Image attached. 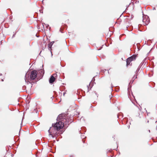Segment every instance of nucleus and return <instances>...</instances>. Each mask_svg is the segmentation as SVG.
<instances>
[{"label": "nucleus", "mask_w": 157, "mask_h": 157, "mask_svg": "<svg viewBox=\"0 0 157 157\" xmlns=\"http://www.w3.org/2000/svg\"><path fill=\"white\" fill-rule=\"evenodd\" d=\"M66 114L64 113L59 114L56 119L57 122L52 124V126L54 129L53 134H52L50 131L51 127H50L49 129L48 130L49 135H51L52 138H54L55 137L56 138L59 136L61 137L60 135L64 131V130L61 129L63 128L64 124L63 122L62 121H63L65 122L63 120L65 119L66 121L65 122V124H69L72 122L71 121L72 120V119L71 118V117L68 116L67 118H66Z\"/></svg>", "instance_id": "f257e3e1"}, {"label": "nucleus", "mask_w": 157, "mask_h": 157, "mask_svg": "<svg viewBox=\"0 0 157 157\" xmlns=\"http://www.w3.org/2000/svg\"><path fill=\"white\" fill-rule=\"evenodd\" d=\"M44 73V69H40L38 70H35L29 71V70L26 73L25 76V80L26 82H29L32 85L36 82H34L32 81L36 80V78L37 81L42 78Z\"/></svg>", "instance_id": "f03ea898"}, {"label": "nucleus", "mask_w": 157, "mask_h": 157, "mask_svg": "<svg viewBox=\"0 0 157 157\" xmlns=\"http://www.w3.org/2000/svg\"><path fill=\"white\" fill-rule=\"evenodd\" d=\"M143 22L144 23V25H147L150 22L149 17L147 16L145 17H143Z\"/></svg>", "instance_id": "7ed1b4c3"}, {"label": "nucleus", "mask_w": 157, "mask_h": 157, "mask_svg": "<svg viewBox=\"0 0 157 157\" xmlns=\"http://www.w3.org/2000/svg\"><path fill=\"white\" fill-rule=\"evenodd\" d=\"M55 80V78L53 75H51L49 79V82L51 84H52Z\"/></svg>", "instance_id": "20e7f679"}, {"label": "nucleus", "mask_w": 157, "mask_h": 157, "mask_svg": "<svg viewBox=\"0 0 157 157\" xmlns=\"http://www.w3.org/2000/svg\"><path fill=\"white\" fill-rule=\"evenodd\" d=\"M86 131V128L85 127H82L81 128V130L79 131V133L82 134H85Z\"/></svg>", "instance_id": "39448f33"}, {"label": "nucleus", "mask_w": 157, "mask_h": 157, "mask_svg": "<svg viewBox=\"0 0 157 157\" xmlns=\"http://www.w3.org/2000/svg\"><path fill=\"white\" fill-rule=\"evenodd\" d=\"M136 57L137 56H136V55L134 54L128 58H129L128 59H130V60H131V61H132L135 60L136 59Z\"/></svg>", "instance_id": "423d86ee"}, {"label": "nucleus", "mask_w": 157, "mask_h": 157, "mask_svg": "<svg viewBox=\"0 0 157 157\" xmlns=\"http://www.w3.org/2000/svg\"><path fill=\"white\" fill-rule=\"evenodd\" d=\"M129 58H128L126 59V66L128 67V66L129 65H131L132 63L131 64L130 63L131 62V60L130 59H128Z\"/></svg>", "instance_id": "0eeeda50"}, {"label": "nucleus", "mask_w": 157, "mask_h": 157, "mask_svg": "<svg viewBox=\"0 0 157 157\" xmlns=\"http://www.w3.org/2000/svg\"><path fill=\"white\" fill-rule=\"evenodd\" d=\"M94 85V84L91 82L89 84V86L90 87L89 88V87H88V85L87 86V87L88 88V92L89 90H91V88Z\"/></svg>", "instance_id": "6e6552de"}, {"label": "nucleus", "mask_w": 157, "mask_h": 157, "mask_svg": "<svg viewBox=\"0 0 157 157\" xmlns=\"http://www.w3.org/2000/svg\"><path fill=\"white\" fill-rule=\"evenodd\" d=\"M147 59V58H144V59L142 61V62L141 63L140 66H141L143 65H144L147 63V62L146 61Z\"/></svg>", "instance_id": "1a4fd4ad"}, {"label": "nucleus", "mask_w": 157, "mask_h": 157, "mask_svg": "<svg viewBox=\"0 0 157 157\" xmlns=\"http://www.w3.org/2000/svg\"><path fill=\"white\" fill-rule=\"evenodd\" d=\"M48 50L49 51H50V52H51V55H52V46H49V45L48 44Z\"/></svg>", "instance_id": "9d476101"}, {"label": "nucleus", "mask_w": 157, "mask_h": 157, "mask_svg": "<svg viewBox=\"0 0 157 157\" xmlns=\"http://www.w3.org/2000/svg\"><path fill=\"white\" fill-rule=\"evenodd\" d=\"M65 86H60L59 87V89L61 91H62L63 90H64L65 89Z\"/></svg>", "instance_id": "9b49d317"}, {"label": "nucleus", "mask_w": 157, "mask_h": 157, "mask_svg": "<svg viewBox=\"0 0 157 157\" xmlns=\"http://www.w3.org/2000/svg\"><path fill=\"white\" fill-rule=\"evenodd\" d=\"M141 66H139L138 67V68H137L136 71L135 72V73L136 74H137L139 71L140 70V68L141 67Z\"/></svg>", "instance_id": "f8f14e48"}, {"label": "nucleus", "mask_w": 157, "mask_h": 157, "mask_svg": "<svg viewBox=\"0 0 157 157\" xmlns=\"http://www.w3.org/2000/svg\"><path fill=\"white\" fill-rule=\"evenodd\" d=\"M81 138L82 139V141L83 142V143H85V141H84V138H86V136H85V137H84V135H81Z\"/></svg>", "instance_id": "ddd939ff"}, {"label": "nucleus", "mask_w": 157, "mask_h": 157, "mask_svg": "<svg viewBox=\"0 0 157 157\" xmlns=\"http://www.w3.org/2000/svg\"><path fill=\"white\" fill-rule=\"evenodd\" d=\"M131 87H132V85H130V83H129L128 84V91H129V90H131Z\"/></svg>", "instance_id": "4468645a"}, {"label": "nucleus", "mask_w": 157, "mask_h": 157, "mask_svg": "<svg viewBox=\"0 0 157 157\" xmlns=\"http://www.w3.org/2000/svg\"><path fill=\"white\" fill-rule=\"evenodd\" d=\"M131 87H132V85H130V83H129L128 84V91H129V90H131Z\"/></svg>", "instance_id": "2eb2a0df"}, {"label": "nucleus", "mask_w": 157, "mask_h": 157, "mask_svg": "<svg viewBox=\"0 0 157 157\" xmlns=\"http://www.w3.org/2000/svg\"><path fill=\"white\" fill-rule=\"evenodd\" d=\"M107 70L106 69H105L104 70H101L100 72L101 73V74L103 75L105 71H106Z\"/></svg>", "instance_id": "dca6fc26"}, {"label": "nucleus", "mask_w": 157, "mask_h": 157, "mask_svg": "<svg viewBox=\"0 0 157 157\" xmlns=\"http://www.w3.org/2000/svg\"><path fill=\"white\" fill-rule=\"evenodd\" d=\"M114 29V28L112 27H110L109 28V30L110 32H113V30Z\"/></svg>", "instance_id": "f3484780"}, {"label": "nucleus", "mask_w": 157, "mask_h": 157, "mask_svg": "<svg viewBox=\"0 0 157 157\" xmlns=\"http://www.w3.org/2000/svg\"><path fill=\"white\" fill-rule=\"evenodd\" d=\"M67 25H64L62 26L61 27V28L64 29H67Z\"/></svg>", "instance_id": "a211bd4d"}, {"label": "nucleus", "mask_w": 157, "mask_h": 157, "mask_svg": "<svg viewBox=\"0 0 157 157\" xmlns=\"http://www.w3.org/2000/svg\"><path fill=\"white\" fill-rule=\"evenodd\" d=\"M128 27H129V26H128V27L127 26V29L129 31H132V26L130 27V29H128Z\"/></svg>", "instance_id": "6ab92c4d"}, {"label": "nucleus", "mask_w": 157, "mask_h": 157, "mask_svg": "<svg viewBox=\"0 0 157 157\" xmlns=\"http://www.w3.org/2000/svg\"><path fill=\"white\" fill-rule=\"evenodd\" d=\"M137 74H136V75H134L133 77L132 78V79H135L136 78H137Z\"/></svg>", "instance_id": "aec40b11"}, {"label": "nucleus", "mask_w": 157, "mask_h": 157, "mask_svg": "<svg viewBox=\"0 0 157 157\" xmlns=\"http://www.w3.org/2000/svg\"><path fill=\"white\" fill-rule=\"evenodd\" d=\"M43 43L45 44L44 48L45 49L46 47L47 44L46 41H44Z\"/></svg>", "instance_id": "412c9836"}, {"label": "nucleus", "mask_w": 157, "mask_h": 157, "mask_svg": "<svg viewBox=\"0 0 157 157\" xmlns=\"http://www.w3.org/2000/svg\"><path fill=\"white\" fill-rule=\"evenodd\" d=\"M131 93H132V96L133 97V98H134V99H135V101H136V103H137V101H136V99L135 98V97L134 96V95H133V93H132V91H131Z\"/></svg>", "instance_id": "4be33fe9"}, {"label": "nucleus", "mask_w": 157, "mask_h": 157, "mask_svg": "<svg viewBox=\"0 0 157 157\" xmlns=\"http://www.w3.org/2000/svg\"><path fill=\"white\" fill-rule=\"evenodd\" d=\"M113 97V96L112 94H111L110 95H109V98H110V102H111V98H112Z\"/></svg>", "instance_id": "5701e85b"}, {"label": "nucleus", "mask_w": 157, "mask_h": 157, "mask_svg": "<svg viewBox=\"0 0 157 157\" xmlns=\"http://www.w3.org/2000/svg\"><path fill=\"white\" fill-rule=\"evenodd\" d=\"M120 114L121 115V116L122 115V113H119L118 114H117V117L118 118H119V116Z\"/></svg>", "instance_id": "b1692460"}, {"label": "nucleus", "mask_w": 157, "mask_h": 157, "mask_svg": "<svg viewBox=\"0 0 157 157\" xmlns=\"http://www.w3.org/2000/svg\"><path fill=\"white\" fill-rule=\"evenodd\" d=\"M44 25H46V27H47V28L49 26V25L48 24H46L44 23H43V25L44 27Z\"/></svg>", "instance_id": "393cba45"}, {"label": "nucleus", "mask_w": 157, "mask_h": 157, "mask_svg": "<svg viewBox=\"0 0 157 157\" xmlns=\"http://www.w3.org/2000/svg\"><path fill=\"white\" fill-rule=\"evenodd\" d=\"M133 48L135 50L136 49V47L135 44L133 45Z\"/></svg>", "instance_id": "a878e982"}, {"label": "nucleus", "mask_w": 157, "mask_h": 157, "mask_svg": "<svg viewBox=\"0 0 157 157\" xmlns=\"http://www.w3.org/2000/svg\"><path fill=\"white\" fill-rule=\"evenodd\" d=\"M38 15V13H37V12H36V13H35V14H34V16H37Z\"/></svg>", "instance_id": "bb28decb"}, {"label": "nucleus", "mask_w": 157, "mask_h": 157, "mask_svg": "<svg viewBox=\"0 0 157 157\" xmlns=\"http://www.w3.org/2000/svg\"><path fill=\"white\" fill-rule=\"evenodd\" d=\"M119 86H117L116 87V89H117L116 90V91H118L119 90Z\"/></svg>", "instance_id": "cd10ccee"}, {"label": "nucleus", "mask_w": 157, "mask_h": 157, "mask_svg": "<svg viewBox=\"0 0 157 157\" xmlns=\"http://www.w3.org/2000/svg\"><path fill=\"white\" fill-rule=\"evenodd\" d=\"M48 45H49V46H52L53 44L51 43L50 42L48 44Z\"/></svg>", "instance_id": "c85d7f7f"}, {"label": "nucleus", "mask_w": 157, "mask_h": 157, "mask_svg": "<svg viewBox=\"0 0 157 157\" xmlns=\"http://www.w3.org/2000/svg\"><path fill=\"white\" fill-rule=\"evenodd\" d=\"M39 11L40 12V13H43V9L40 10H39Z\"/></svg>", "instance_id": "c756f323"}, {"label": "nucleus", "mask_w": 157, "mask_h": 157, "mask_svg": "<svg viewBox=\"0 0 157 157\" xmlns=\"http://www.w3.org/2000/svg\"><path fill=\"white\" fill-rule=\"evenodd\" d=\"M134 79H132V82H130L129 83H130V84H132L133 82H134Z\"/></svg>", "instance_id": "7c9ffc66"}, {"label": "nucleus", "mask_w": 157, "mask_h": 157, "mask_svg": "<svg viewBox=\"0 0 157 157\" xmlns=\"http://www.w3.org/2000/svg\"><path fill=\"white\" fill-rule=\"evenodd\" d=\"M134 79H132V82H130L129 83H130V84H132L133 82H134Z\"/></svg>", "instance_id": "2f4dec72"}, {"label": "nucleus", "mask_w": 157, "mask_h": 157, "mask_svg": "<svg viewBox=\"0 0 157 157\" xmlns=\"http://www.w3.org/2000/svg\"><path fill=\"white\" fill-rule=\"evenodd\" d=\"M16 33H15L13 35V36H12V38H13L15 36V35H16Z\"/></svg>", "instance_id": "473e14b6"}, {"label": "nucleus", "mask_w": 157, "mask_h": 157, "mask_svg": "<svg viewBox=\"0 0 157 157\" xmlns=\"http://www.w3.org/2000/svg\"><path fill=\"white\" fill-rule=\"evenodd\" d=\"M113 85L112 84H111V89L112 90H113Z\"/></svg>", "instance_id": "72a5a7b5"}, {"label": "nucleus", "mask_w": 157, "mask_h": 157, "mask_svg": "<svg viewBox=\"0 0 157 157\" xmlns=\"http://www.w3.org/2000/svg\"><path fill=\"white\" fill-rule=\"evenodd\" d=\"M34 111L35 112H36V113H37V112H38V111L36 109H34Z\"/></svg>", "instance_id": "f704fd0d"}, {"label": "nucleus", "mask_w": 157, "mask_h": 157, "mask_svg": "<svg viewBox=\"0 0 157 157\" xmlns=\"http://www.w3.org/2000/svg\"><path fill=\"white\" fill-rule=\"evenodd\" d=\"M103 46V45L102 46H101V47L100 48H99V49H98V50H101V49L102 48V46Z\"/></svg>", "instance_id": "c9c22d12"}, {"label": "nucleus", "mask_w": 157, "mask_h": 157, "mask_svg": "<svg viewBox=\"0 0 157 157\" xmlns=\"http://www.w3.org/2000/svg\"><path fill=\"white\" fill-rule=\"evenodd\" d=\"M60 64H61V66L62 67H64L65 65L64 64H62L60 63Z\"/></svg>", "instance_id": "e433bc0d"}, {"label": "nucleus", "mask_w": 157, "mask_h": 157, "mask_svg": "<svg viewBox=\"0 0 157 157\" xmlns=\"http://www.w3.org/2000/svg\"><path fill=\"white\" fill-rule=\"evenodd\" d=\"M81 95H79L78 96V99H80L81 98Z\"/></svg>", "instance_id": "4c0bfd02"}, {"label": "nucleus", "mask_w": 157, "mask_h": 157, "mask_svg": "<svg viewBox=\"0 0 157 157\" xmlns=\"http://www.w3.org/2000/svg\"><path fill=\"white\" fill-rule=\"evenodd\" d=\"M36 36L37 37H40V36L39 35H37V34H36Z\"/></svg>", "instance_id": "58836bf2"}, {"label": "nucleus", "mask_w": 157, "mask_h": 157, "mask_svg": "<svg viewBox=\"0 0 157 157\" xmlns=\"http://www.w3.org/2000/svg\"><path fill=\"white\" fill-rule=\"evenodd\" d=\"M51 43H52V44H54V43H55V41H52V42H50Z\"/></svg>", "instance_id": "ea45409f"}, {"label": "nucleus", "mask_w": 157, "mask_h": 157, "mask_svg": "<svg viewBox=\"0 0 157 157\" xmlns=\"http://www.w3.org/2000/svg\"><path fill=\"white\" fill-rule=\"evenodd\" d=\"M137 49H138V51H139L140 49V48L138 47H137Z\"/></svg>", "instance_id": "a19ab883"}, {"label": "nucleus", "mask_w": 157, "mask_h": 157, "mask_svg": "<svg viewBox=\"0 0 157 157\" xmlns=\"http://www.w3.org/2000/svg\"><path fill=\"white\" fill-rule=\"evenodd\" d=\"M95 78H94H94H92V80H93V81H95Z\"/></svg>", "instance_id": "79ce46f5"}, {"label": "nucleus", "mask_w": 157, "mask_h": 157, "mask_svg": "<svg viewBox=\"0 0 157 157\" xmlns=\"http://www.w3.org/2000/svg\"><path fill=\"white\" fill-rule=\"evenodd\" d=\"M81 119H82V120H84V118H83V117H82L81 118Z\"/></svg>", "instance_id": "37998d69"}, {"label": "nucleus", "mask_w": 157, "mask_h": 157, "mask_svg": "<svg viewBox=\"0 0 157 157\" xmlns=\"http://www.w3.org/2000/svg\"><path fill=\"white\" fill-rule=\"evenodd\" d=\"M66 93L65 92H64L63 93V95L64 96L65 94Z\"/></svg>", "instance_id": "c03bdc74"}, {"label": "nucleus", "mask_w": 157, "mask_h": 157, "mask_svg": "<svg viewBox=\"0 0 157 157\" xmlns=\"http://www.w3.org/2000/svg\"><path fill=\"white\" fill-rule=\"evenodd\" d=\"M4 78H3V79H1V81H2V82H3V81H4Z\"/></svg>", "instance_id": "a18cd8bd"}, {"label": "nucleus", "mask_w": 157, "mask_h": 157, "mask_svg": "<svg viewBox=\"0 0 157 157\" xmlns=\"http://www.w3.org/2000/svg\"><path fill=\"white\" fill-rule=\"evenodd\" d=\"M94 92L95 93V94H96V95H97V93L95 92V91H94Z\"/></svg>", "instance_id": "49530a36"}, {"label": "nucleus", "mask_w": 157, "mask_h": 157, "mask_svg": "<svg viewBox=\"0 0 157 157\" xmlns=\"http://www.w3.org/2000/svg\"><path fill=\"white\" fill-rule=\"evenodd\" d=\"M74 156L73 155H71L70 157H73Z\"/></svg>", "instance_id": "de8ad7c7"}, {"label": "nucleus", "mask_w": 157, "mask_h": 157, "mask_svg": "<svg viewBox=\"0 0 157 157\" xmlns=\"http://www.w3.org/2000/svg\"><path fill=\"white\" fill-rule=\"evenodd\" d=\"M44 48V47H43V48H42V50H44V49H45Z\"/></svg>", "instance_id": "09e8293b"}, {"label": "nucleus", "mask_w": 157, "mask_h": 157, "mask_svg": "<svg viewBox=\"0 0 157 157\" xmlns=\"http://www.w3.org/2000/svg\"><path fill=\"white\" fill-rule=\"evenodd\" d=\"M48 146L49 147H51V146L50 145H49L48 144Z\"/></svg>", "instance_id": "8fccbe9b"}, {"label": "nucleus", "mask_w": 157, "mask_h": 157, "mask_svg": "<svg viewBox=\"0 0 157 157\" xmlns=\"http://www.w3.org/2000/svg\"><path fill=\"white\" fill-rule=\"evenodd\" d=\"M44 0H42V3L43 4H44L43 3H44Z\"/></svg>", "instance_id": "3c124183"}, {"label": "nucleus", "mask_w": 157, "mask_h": 157, "mask_svg": "<svg viewBox=\"0 0 157 157\" xmlns=\"http://www.w3.org/2000/svg\"><path fill=\"white\" fill-rule=\"evenodd\" d=\"M132 102L133 103V104H134V105H135V103L133 101H132Z\"/></svg>", "instance_id": "603ef678"}, {"label": "nucleus", "mask_w": 157, "mask_h": 157, "mask_svg": "<svg viewBox=\"0 0 157 157\" xmlns=\"http://www.w3.org/2000/svg\"><path fill=\"white\" fill-rule=\"evenodd\" d=\"M153 73H152L151 74V75L150 76H152L153 75Z\"/></svg>", "instance_id": "864d4df0"}, {"label": "nucleus", "mask_w": 157, "mask_h": 157, "mask_svg": "<svg viewBox=\"0 0 157 157\" xmlns=\"http://www.w3.org/2000/svg\"><path fill=\"white\" fill-rule=\"evenodd\" d=\"M114 137H115V136H113V138H114V139H115V138H114Z\"/></svg>", "instance_id": "5fc2aeb1"}, {"label": "nucleus", "mask_w": 157, "mask_h": 157, "mask_svg": "<svg viewBox=\"0 0 157 157\" xmlns=\"http://www.w3.org/2000/svg\"><path fill=\"white\" fill-rule=\"evenodd\" d=\"M60 31L61 33H63L62 31H61V29H60Z\"/></svg>", "instance_id": "6e6d98bb"}, {"label": "nucleus", "mask_w": 157, "mask_h": 157, "mask_svg": "<svg viewBox=\"0 0 157 157\" xmlns=\"http://www.w3.org/2000/svg\"><path fill=\"white\" fill-rule=\"evenodd\" d=\"M153 10H155V7H154L153 9Z\"/></svg>", "instance_id": "4d7b16f0"}, {"label": "nucleus", "mask_w": 157, "mask_h": 157, "mask_svg": "<svg viewBox=\"0 0 157 157\" xmlns=\"http://www.w3.org/2000/svg\"><path fill=\"white\" fill-rule=\"evenodd\" d=\"M2 74H1V73H0V76H2Z\"/></svg>", "instance_id": "13d9d810"}, {"label": "nucleus", "mask_w": 157, "mask_h": 157, "mask_svg": "<svg viewBox=\"0 0 157 157\" xmlns=\"http://www.w3.org/2000/svg\"><path fill=\"white\" fill-rule=\"evenodd\" d=\"M62 94V93H61V92H59V94Z\"/></svg>", "instance_id": "bf43d9fd"}, {"label": "nucleus", "mask_w": 157, "mask_h": 157, "mask_svg": "<svg viewBox=\"0 0 157 157\" xmlns=\"http://www.w3.org/2000/svg\"><path fill=\"white\" fill-rule=\"evenodd\" d=\"M128 128H130V126L129 125H128Z\"/></svg>", "instance_id": "052dcab7"}, {"label": "nucleus", "mask_w": 157, "mask_h": 157, "mask_svg": "<svg viewBox=\"0 0 157 157\" xmlns=\"http://www.w3.org/2000/svg\"><path fill=\"white\" fill-rule=\"evenodd\" d=\"M108 70V73L109 74V70Z\"/></svg>", "instance_id": "680f3d73"}, {"label": "nucleus", "mask_w": 157, "mask_h": 157, "mask_svg": "<svg viewBox=\"0 0 157 157\" xmlns=\"http://www.w3.org/2000/svg\"><path fill=\"white\" fill-rule=\"evenodd\" d=\"M138 44H139V43H137V44H136V45H137V46H138Z\"/></svg>", "instance_id": "e2e57ef3"}, {"label": "nucleus", "mask_w": 157, "mask_h": 157, "mask_svg": "<svg viewBox=\"0 0 157 157\" xmlns=\"http://www.w3.org/2000/svg\"><path fill=\"white\" fill-rule=\"evenodd\" d=\"M108 151L109 152H110V150H109Z\"/></svg>", "instance_id": "0e129e2a"}, {"label": "nucleus", "mask_w": 157, "mask_h": 157, "mask_svg": "<svg viewBox=\"0 0 157 157\" xmlns=\"http://www.w3.org/2000/svg\"><path fill=\"white\" fill-rule=\"evenodd\" d=\"M140 116V114H139H139H138V115H137L136 116Z\"/></svg>", "instance_id": "69168bd1"}, {"label": "nucleus", "mask_w": 157, "mask_h": 157, "mask_svg": "<svg viewBox=\"0 0 157 157\" xmlns=\"http://www.w3.org/2000/svg\"><path fill=\"white\" fill-rule=\"evenodd\" d=\"M148 132H150V130H148Z\"/></svg>", "instance_id": "338daca9"}, {"label": "nucleus", "mask_w": 157, "mask_h": 157, "mask_svg": "<svg viewBox=\"0 0 157 157\" xmlns=\"http://www.w3.org/2000/svg\"><path fill=\"white\" fill-rule=\"evenodd\" d=\"M122 14H123V13H122L121 14V15H120V17L122 15Z\"/></svg>", "instance_id": "774afa93"}]
</instances>
